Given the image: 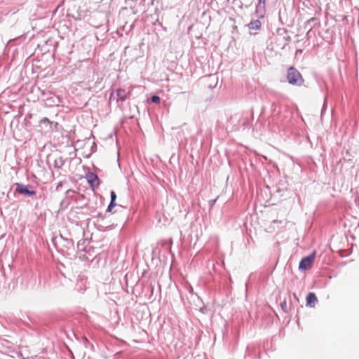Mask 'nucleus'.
<instances>
[{"mask_svg":"<svg viewBox=\"0 0 359 359\" xmlns=\"http://www.w3.org/2000/svg\"><path fill=\"white\" fill-rule=\"evenodd\" d=\"M50 100H53L50 102V104H57V102L59 101L57 97H51Z\"/></svg>","mask_w":359,"mask_h":359,"instance_id":"obj_16","label":"nucleus"},{"mask_svg":"<svg viewBox=\"0 0 359 359\" xmlns=\"http://www.w3.org/2000/svg\"><path fill=\"white\" fill-rule=\"evenodd\" d=\"M128 97V94L126 90L122 88H118L114 93L110 95V99L116 100L117 102H124Z\"/></svg>","mask_w":359,"mask_h":359,"instance_id":"obj_4","label":"nucleus"},{"mask_svg":"<svg viewBox=\"0 0 359 359\" xmlns=\"http://www.w3.org/2000/svg\"><path fill=\"white\" fill-rule=\"evenodd\" d=\"M86 179H87L88 183L92 187L94 186V182L95 181H99V178H98L97 175L93 172H89L88 174H87Z\"/></svg>","mask_w":359,"mask_h":359,"instance_id":"obj_6","label":"nucleus"},{"mask_svg":"<svg viewBox=\"0 0 359 359\" xmlns=\"http://www.w3.org/2000/svg\"><path fill=\"white\" fill-rule=\"evenodd\" d=\"M167 244H168L170 246H171L172 245V239L170 238L167 241H164V242L162 243L161 245L163 246V245H165Z\"/></svg>","mask_w":359,"mask_h":359,"instance_id":"obj_14","label":"nucleus"},{"mask_svg":"<svg viewBox=\"0 0 359 359\" xmlns=\"http://www.w3.org/2000/svg\"><path fill=\"white\" fill-rule=\"evenodd\" d=\"M318 302V299L313 292H309L306 297V306L314 307Z\"/></svg>","mask_w":359,"mask_h":359,"instance_id":"obj_5","label":"nucleus"},{"mask_svg":"<svg viewBox=\"0 0 359 359\" xmlns=\"http://www.w3.org/2000/svg\"><path fill=\"white\" fill-rule=\"evenodd\" d=\"M248 26L250 29L257 30L261 27V22L259 20H252L248 25Z\"/></svg>","mask_w":359,"mask_h":359,"instance_id":"obj_8","label":"nucleus"},{"mask_svg":"<svg viewBox=\"0 0 359 359\" xmlns=\"http://www.w3.org/2000/svg\"><path fill=\"white\" fill-rule=\"evenodd\" d=\"M16 191L20 194L27 196H33L36 195V192L32 189V187L29 184L25 185L21 183H15Z\"/></svg>","mask_w":359,"mask_h":359,"instance_id":"obj_3","label":"nucleus"},{"mask_svg":"<svg viewBox=\"0 0 359 359\" xmlns=\"http://www.w3.org/2000/svg\"><path fill=\"white\" fill-rule=\"evenodd\" d=\"M265 7V0H258V4L256 6V11L259 12L260 10H264Z\"/></svg>","mask_w":359,"mask_h":359,"instance_id":"obj_9","label":"nucleus"},{"mask_svg":"<svg viewBox=\"0 0 359 359\" xmlns=\"http://www.w3.org/2000/svg\"><path fill=\"white\" fill-rule=\"evenodd\" d=\"M216 201H217V199L210 200V201H209V204H210V205L211 207H212V206L215 205V203H216Z\"/></svg>","mask_w":359,"mask_h":359,"instance_id":"obj_17","label":"nucleus"},{"mask_svg":"<svg viewBox=\"0 0 359 359\" xmlns=\"http://www.w3.org/2000/svg\"><path fill=\"white\" fill-rule=\"evenodd\" d=\"M116 205V203L110 202L107 207V212H111L112 209Z\"/></svg>","mask_w":359,"mask_h":359,"instance_id":"obj_13","label":"nucleus"},{"mask_svg":"<svg viewBox=\"0 0 359 359\" xmlns=\"http://www.w3.org/2000/svg\"><path fill=\"white\" fill-rule=\"evenodd\" d=\"M326 108H327V101H326V98H325L324 100V104H323L322 110H321V116H323V114H324L325 111L326 110Z\"/></svg>","mask_w":359,"mask_h":359,"instance_id":"obj_15","label":"nucleus"},{"mask_svg":"<svg viewBox=\"0 0 359 359\" xmlns=\"http://www.w3.org/2000/svg\"><path fill=\"white\" fill-rule=\"evenodd\" d=\"M283 224V221L281 220H273L270 226L268 229L269 231H275L277 229L279 228L280 225H282Z\"/></svg>","mask_w":359,"mask_h":359,"instance_id":"obj_7","label":"nucleus"},{"mask_svg":"<svg viewBox=\"0 0 359 359\" xmlns=\"http://www.w3.org/2000/svg\"><path fill=\"white\" fill-rule=\"evenodd\" d=\"M287 79L290 84L294 86H301L304 79L301 74L293 67H290L287 70Z\"/></svg>","mask_w":359,"mask_h":359,"instance_id":"obj_1","label":"nucleus"},{"mask_svg":"<svg viewBox=\"0 0 359 359\" xmlns=\"http://www.w3.org/2000/svg\"><path fill=\"white\" fill-rule=\"evenodd\" d=\"M110 198H111V201L110 202H112V203H116V194L114 191H111V194H110Z\"/></svg>","mask_w":359,"mask_h":359,"instance_id":"obj_12","label":"nucleus"},{"mask_svg":"<svg viewBox=\"0 0 359 359\" xmlns=\"http://www.w3.org/2000/svg\"><path fill=\"white\" fill-rule=\"evenodd\" d=\"M41 122H43V123L49 122V120L47 118H44L43 119L41 120Z\"/></svg>","mask_w":359,"mask_h":359,"instance_id":"obj_18","label":"nucleus"},{"mask_svg":"<svg viewBox=\"0 0 359 359\" xmlns=\"http://www.w3.org/2000/svg\"><path fill=\"white\" fill-rule=\"evenodd\" d=\"M64 165V161L62 158H60L55 160V166L57 168H60Z\"/></svg>","mask_w":359,"mask_h":359,"instance_id":"obj_10","label":"nucleus"},{"mask_svg":"<svg viewBox=\"0 0 359 359\" xmlns=\"http://www.w3.org/2000/svg\"><path fill=\"white\" fill-rule=\"evenodd\" d=\"M302 50L298 49V50H296V54H297V53H302Z\"/></svg>","mask_w":359,"mask_h":359,"instance_id":"obj_19","label":"nucleus"},{"mask_svg":"<svg viewBox=\"0 0 359 359\" xmlns=\"http://www.w3.org/2000/svg\"><path fill=\"white\" fill-rule=\"evenodd\" d=\"M151 100L152 102L158 104L160 102V97L157 95H153L151 97Z\"/></svg>","mask_w":359,"mask_h":359,"instance_id":"obj_11","label":"nucleus"},{"mask_svg":"<svg viewBox=\"0 0 359 359\" xmlns=\"http://www.w3.org/2000/svg\"><path fill=\"white\" fill-rule=\"evenodd\" d=\"M316 257V252L313 251L310 255L302 258L301 260L299 269L306 271L311 268Z\"/></svg>","mask_w":359,"mask_h":359,"instance_id":"obj_2","label":"nucleus"}]
</instances>
